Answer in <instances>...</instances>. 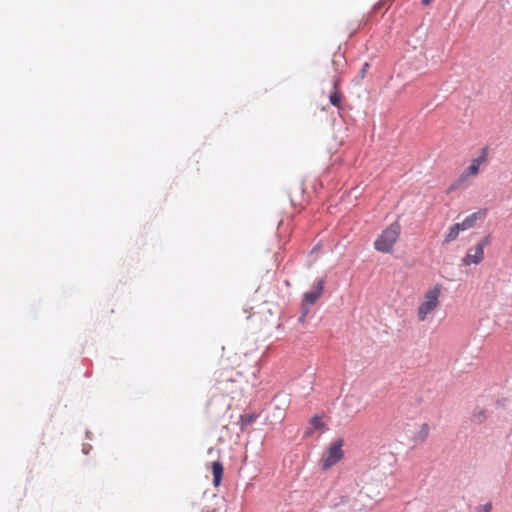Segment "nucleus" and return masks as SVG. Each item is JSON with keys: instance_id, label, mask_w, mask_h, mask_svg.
Masks as SVG:
<instances>
[{"instance_id": "3", "label": "nucleus", "mask_w": 512, "mask_h": 512, "mask_svg": "<svg viewBox=\"0 0 512 512\" xmlns=\"http://www.w3.org/2000/svg\"><path fill=\"white\" fill-rule=\"evenodd\" d=\"M492 236L487 234L484 236L475 246L474 249H469L466 255L462 259V263L465 266L478 265L484 259V248L491 244Z\"/></svg>"}, {"instance_id": "12", "label": "nucleus", "mask_w": 512, "mask_h": 512, "mask_svg": "<svg viewBox=\"0 0 512 512\" xmlns=\"http://www.w3.org/2000/svg\"><path fill=\"white\" fill-rule=\"evenodd\" d=\"M429 425L427 423L422 424L420 430L415 434L414 439L416 441H425L429 435Z\"/></svg>"}, {"instance_id": "8", "label": "nucleus", "mask_w": 512, "mask_h": 512, "mask_svg": "<svg viewBox=\"0 0 512 512\" xmlns=\"http://www.w3.org/2000/svg\"><path fill=\"white\" fill-rule=\"evenodd\" d=\"M212 470V484L214 487H218L223 479L224 475V466L223 463L220 460H216L212 463L211 466Z\"/></svg>"}, {"instance_id": "5", "label": "nucleus", "mask_w": 512, "mask_h": 512, "mask_svg": "<svg viewBox=\"0 0 512 512\" xmlns=\"http://www.w3.org/2000/svg\"><path fill=\"white\" fill-rule=\"evenodd\" d=\"M344 440L336 439L328 448V455L323 459L322 468L327 470L337 464L344 456L343 452Z\"/></svg>"}, {"instance_id": "18", "label": "nucleus", "mask_w": 512, "mask_h": 512, "mask_svg": "<svg viewBox=\"0 0 512 512\" xmlns=\"http://www.w3.org/2000/svg\"><path fill=\"white\" fill-rule=\"evenodd\" d=\"M491 509H492V505L490 502L483 504V505H479L477 507L478 512H490Z\"/></svg>"}, {"instance_id": "21", "label": "nucleus", "mask_w": 512, "mask_h": 512, "mask_svg": "<svg viewBox=\"0 0 512 512\" xmlns=\"http://www.w3.org/2000/svg\"><path fill=\"white\" fill-rule=\"evenodd\" d=\"M91 448H92V446L87 444V445L83 446L82 451H83L84 454H88Z\"/></svg>"}, {"instance_id": "23", "label": "nucleus", "mask_w": 512, "mask_h": 512, "mask_svg": "<svg viewBox=\"0 0 512 512\" xmlns=\"http://www.w3.org/2000/svg\"><path fill=\"white\" fill-rule=\"evenodd\" d=\"M86 438L91 439L89 431H86Z\"/></svg>"}, {"instance_id": "2", "label": "nucleus", "mask_w": 512, "mask_h": 512, "mask_svg": "<svg viewBox=\"0 0 512 512\" xmlns=\"http://www.w3.org/2000/svg\"><path fill=\"white\" fill-rule=\"evenodd\" d=\"M488 157V147L485 146L481 148L479 155L474 158L470 165L466 167L463 172L460 174L459 178L453 183L449 190H454L459 187V185L465 182L468 178L475 176L479 173V167L482 163L487 160Z\"/></svg>"}, {"instance_id": "11", "label": "nucleus", "mask_w": 512, "mask_h": 512, "mask_svg": "<svg viewBox=\"0 0 512 512\" xmlns=\"http://www.w3.org/2000/svg\"><path fill=\"white\" fill-rule=\"evenodd\" d=\"M342 101V92L341 90L332 91L329 95V103L339 108Z\"/></svg>"}, {"instance_id": "14", "label": "nucleus", "mask_w": 512, "mask_h": 512, "mask_svg": "<svg viewBox=\"0 0 512 512\" xmlns=\"http://www.w3.org/2000/svg\"><path fill=\"white\" fill-rule=\"evenodd\" d=\"M458 235H459V233H458L457 231H455L454 226H453V225H451V226L449 227L448 232H447V233H446V235L444 236L443 244H448V243H450V242H452V241L456 240V239H457V237H458Z\"/></svg>"}, {"instance_id": "1", "label": "nucleus", "mask_w": 512, "mask_h": 512, "mask_svg": "<svg viewBox=\"0 0 512 512\" xmlns=\"http://www.w3.org/2000/svg\"><path fill=\"white\" fill-rule=\"evenodd\" d=\"M401 233V226L398 220L392 222L386 227L374 242V248L382 253L392 252L393 245L396 243Z\"/></svg>"}, {"instance_id": "16", "label": "nucleus", "mask_w": 512, "mask_h": 512, "mask_svg": "<svg viewBox=\"0 0 512 512\" xmlns=\"http://www.w3.org/2000/svg\"><path fill=\"white\" fill-rule=\"evenodd\" d=\"M486 419L485 410H479L472 415V421L476 424H481Z\"/></svg>"}, {"instance_id": "19", "label": "nucleus", "mask_w": 512, "mask_h": 512, "mask_svg": "<svg viewBox=\"0 0 512 512\" xmlns=\"http://www.w3.org/2000/svg\"><path fill=\"white\" fill-rule=\"evenodd\" d=\"M341 79L339 76H335L332 80L333 91L340 90Z\"/></svg>"}, {"instance_id": "13", "label": "nucleus", "mask_w": 512, "mask_h": 512, "mask_svg": "<svg viewBox=\"0 0 512 512\" xmlns=\"http://www.w3.org/2000/svg\"><path fill=\"white\" fill-rule=\"evenodd\" d=\"M370 68V64L368 62H364L362 64V67L361 69L359 70V73L358 75L355 77V79L353 80L354 84L355 85H359L361 83V81L365 78L368 70Z\"/></svg>"}, {"instance_id": "17", "label": "nucleus", "mask_w": 512, "mask_h": 512, "mask_svg": "<svg viewBox=\"0 0 512 512\" xmlns=\"http://www.w3.org/2000/svg\"><path fill=\"white\" fill-rule=\"evenodd\" d=\"M310 305L308 304H305V303H301V314L300 316L298 317V322L299 323H303L305 321V318L306 316L308 315L309 311H310V308H309Z\"/></svg>"}, {"instance_id": "22", "label": "nucleus", "mask_w": 512, "mask_h": 512, "mask_svg": "<svg viewBox=\"0 0 512 512\" xmlns=\"http://www.w3.org/2000/svg\"><path fill=\"white\" fill-rule=\"evenodd\" d=\"M433 0H422L421 3L424 6H428Z\"/></svg>"}, {"instance_id": "7", "label": "nucleus", "mask_w": 512, "mask_h": 512, "mask_svg": "<svg viewBox=\"0 0 512 512\" xmlns=\"http://www.w3.org/2000/svg\"><path fill=\"white\" fill-rule=\"evenodd\" d=\"M322 414H315L310 420H309V427L306 428L304 431L303 437L309 438L313 435V433L316 430L322 429L324 427V423L322 421Z\"/></svg>"}, {"instance_id": "10", "label": "nucleus", "mask_w": 512, "mask_h": 512, "mask_svg": "<svg viewBox=\"0 0 512 512\" xmlns=\"http://www.w3.org/2000/svg\"><path fill=\"white\" fill-rule=\"evenodd\" d=\"M324 284V278H317L309 291L314 292L318 297H320L324 290Z\"/></svg>"}, {"instance_id": "20", "label": "nucleus", "mask_w": 512, "mask_h": 512, "mask_svg": "<svg viewBox=\"0 0 512 512\" xmlns=\"http://www.w3.org/2000/svg\"><path fill=\"white\" fill-rule=\"evenodd\" d=\"M463 225H464V224H463L462 222H458V223H454V224H453L455 231H457L458 233H459L460 231H465V230H467V228H464V226H463Z\"/></svg>"}, {"instance_id": "9", "label": "nucleus", "mask_w": 512, "mask_h": 512, "mask_svg": "<svg viewBox=\"0 0 512 512\" xmlns=\"http://www.w3.org/2000/svg\"><path fill=\"white\" fill-rule=\"evenodd\" d=\"M259 417L257 413H245L239 416V428L241 432H244L248 425L254 423Z\"/></svg>"}, {"instance_id": "4", "label": "nucleus", "mask_w": 512, "mask_h": 512, "mask_svg": "<svg viewBox=\"0 0 512 512\" xmlns=\"http://www.w3.org/2000/svg\"><path fill=\"white\" fill-rule=\"evenodd\" d=\"M441 293V286L439 284L435 285L433 288L429 289L425 294V301L422 302L418 307V318L421 321L426 319L428 313H430L433 309H435L439 303V296Z\"/></svg>"}, {"instance_id": "6", "label": "nucleus", "mask_w": 512, "mask_h": 512, "mask_svg": "<svg viewBox=\"0 0 512 512\" xmlns=\"http://www.w3.org/2000/svg\"><path fill=\"white\" fill-rule=\"evenodd\" d=\"M488 213L487 208H481L476 212H473L465 217V219L462 221L464 224V228L470 229L473 228L476 225L477 220L484 219Z\"/></svg>"}, {"instance_id": "15", "label": "nucleus", "mask_w": 512, "mask_h": 512, "mask_svg": "<svg viewBox=\"0 0 512 512\" xmlns=\"http://www.w3.org/2000/svg\"><path fill=\"white\" fill-rule=\"evenodd\" d=\"M318 299L319 297L314 292L307 291L303 294L302 302L308 305H313Z\"/></svg>"}]
</instances>
